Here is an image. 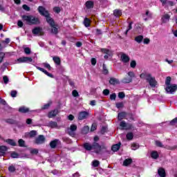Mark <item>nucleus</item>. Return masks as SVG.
Returning <instances> with one entry per match:
<instances>
[{"label": "nucleus", "mask_w": 177, "mask_h": 177, "mask_svg": "<svg viewBox=\"0 0 177 177\" xmlns=\"http://www.w3.org/2000/svg\"><path fill=\"white\" fill-rule=\"evenodd\" d=\"M94 142L92 145L89 142H85L83 144V147L84 149H86L87 151H91L93 150L94 153L95 154H100L102 153V150H106V145H100L97 142H99V136H95L93 138Z\"/></svg>", "instance_id": "obj_1"}, {"label": "nucleus", "mask_w": 177, "mask_h": 177, "mask_svg": "<svg viewBox=\"0 0 177 177\" xmlns=\"http://www.w3.org/2000/svg\"><path fill=\"white\" fill-rule=\"evenodd\" d=\"M38 12L41 16H44L46 17V20L47 23L49 24L50 26H51V32L52 34H55L57 35V34H59V29L57 28V25L55 24V21L52 17L49 16V12L46 10L44 8V6H39L38 8Z\"/></svg>", "instance_id": "obj_2"}, {"label": "nucleus", "mask_w": 177, "mask_h": 177, "mask_svg": "<svg viewBox=\"0 0 177 177\" xmlns=\"http://www.w3.org/2000/svg\"><path fill=\"white\" fill-rule=\"evenodd\" d=\"M140 78L142 80H145L151 88H156L157 86V80H156V77L151 75V73L149 72H144L140 75Z\"/></svg>", "instance_id": "obj_3"}, {"label": "nucleus", "mask_w": 177, "mask_h": 177, "mask_svg": "<svg viewBox=\"0 0 177 177\" xmlns=\"http://www.w3.org/2000/svg\"><path fill=\"white\" fill-rule=\"evenodd\" d=\"M22 19L23 20L26 21L27 24H28L29 26H32V25L37 26L40 23L39 19L32 15H23Z\"/></svg>", "instance_id": "obj_4"}, {"label": "nucleus", "mask_w": 177, "mask_h": 177, "mask_svg": "<svg viewBox=\"0 0 177 177\" xmlns=\"http://www.w3.org/2000/svg\"><path fill=\"white\" fill-rule=\"evenodd\" d=\"M34 60H32V58L31 57H22L18 58L17 60L15 61V64H20L21 63H32Z\"/></svg>", "instance_id": "obj_5"}, {"label": "nucleus", "mask_w": 177, "mask_h": 177, "mask_svg": "<svg viewBox=\"0 0 177 177\" xmlns=\"http://www.w3.org/2000/svg\"><path fill=\"white\" fill-rule=\"evenodd\" d=\"M127 77H124L121 82L122 84H131L133 78H135V73L133 71H129L127 73Z\"/></svg>", "instance_id": "obj_6"}, {"label": "nucleus", "mask_w": 177, "mask_h": 177, "mask_svg": "<svg viewBox=\"0 0 177 177\" xmlns=\"http://www.w3.org/2000/svg\"><path fill=\"white\" fill-rule=\"evenodd\" d=\"M77 131V125L71 124L70 128L67 129V132L70 136L74 138L75 136V131Z\"/></svg>", "instance_id": "obj_7"}, {"label": "nucleus", "mask_w": 177, "mask_h": 177, "mask_svg": "<svg viewBox=\"0 0 177 177\" xmlns=\"http://www.w3.org/2000/svg\"><path fill=\"white\" fill-rule=\"evenodd\" d=\"M165 91L167 93H174L175 91H177V86L176 84H170L169 86H167L165 88Z\"/></svg>", "instance_id": "obj_8"}, {"label": "nucleus", "mask_w": 177, "mask_h": 177, "mask_svg": "<svg viewBox=\"0 0 177 177\" xmlns=\"http://www.w3.org/2000/svg\"><path fill=\"white\" fill-rule=\"evenodd\" d=\"M0 104H3V106H5V111H9V113H12L13 111V108L10 107L8 103H6V101L5 100L2 99L0 97Z\"/></svg>", "instance_id": "obj_9"}, {"label": "nucleus", "mask_w": 177, "mask_h": 177, "mask_svg": "<svg viewBox=\"0 0 177 177\" xmlns=\"http://www.w3.org/2000/svg\"><path fill=\"white\" fill-rule=\"evenodd\" d=\"M120 127H121L122 129H125L126 131L132 129V124H131V123H127L124 120L120 122Z\"/></svg>", "instance_id": "obj_10"}, {"label": "nucleus", "mask_w": 177, "mask_h": 177, "mask_svg": "<svg viewBox=\"0 0 177 177\" xmlns=\"http://www.w3.org/2000/svg\"><path fill=\"white\" fill-rule=\"evenodd\" d=\"M101 52H102V53H104V59H106L107 60V59H109V57L110 56H113V51L107 49V48H102L101 49Z\"/></svg>", "instance_id": "obj_11"}, {"label": "nucleus", "mask_w": 177, "mask_h": 177, "mask_svg": "<svg viewBox=\"0 0 177 177\" xmlns=\"http://www.w3.org/2000/svg\"><path fill=\"white\" fill-rule=\"evenodd\" d=\"M35 143L36 145H43V143H45V136H44V135H39L35 139Z\"/></svg>", "instance_id": "obj_12"}, {"label": "nucleus", "mask_w": 177, "mask_h": 177, "mask_svg": "<svg viewBox=\"0 0 177 177\" xmlns=\"http://www.w3.org/2000/svg\"><path fill=\"white\" fill-rule=\"evenodd\" d=\"M59 114V109H55L48 113V118H53V117H56Z\"/></svg>", "instance_id": "obj_13"}, {"label": "nucleus", "mask_w": 177, "mask_h": 177, "mask_svg": "<svg viewBox=\"0 0 177 177\" xmlns=\"http://www.w3.org/2000/svg\"><path fill=\"white\" fill-rule=\"evenodd\" d=\"M85 8L88 10L89 9H93V7L95 6V2L93 1L88 0L86 1L85 3Z\"/></svg>", "instance_id": "obj_14"}, {"label": "nucleus", "mask_w": 177, "mask_h": 177, "mask_svg": "<svg viewBox=\"0 0 177 177\" xmlns=\"http://www.w3.org/2000/svg\"><path fill=\"white\" fill-rule=\"evenodd\" d=\"M88 115H89L88 112L82 111L79 113L78 120H85L86 118H88Z\"/></svg>", "instance_id": "obj_15"}, {"label": "nucleus", "mask_w": 177, "mask_h": 177, "mask_svg": "<svg viewBox=\"0 0 177 177\" xmlns=\"http://www.w3.org/2000/svg\"><path fill=\"white\" fill-rule=\"evenodd\" d=\"M52 104V102H48L47 104H45L42 107L41 109H37V110H34L32 111L34 113H40L41 110H48V109H49V107H50V105Z\"/></svg>", "instance_id": "obj_16"}, {"label": "nucleus", "mask_w": 177, "mask_h": 177, "mask_svg": "<svg viewBox=\"0 0 177 177\" xmlns=\"http://www.w3.org/2000/svg\"><path fill=\"white\" fill-rule=\"evenodd\" d=\"M36 68L37 70H39V71H41V73L46 74V75H47L48 77H50V78H53V75H52V73H48L46 70L44 69V68L36 66Z\"/></svg>", "instance_id": "obj_17"}, {"label": "nucleus", "mask_w": 177, "mask_h": 177, "mask_svg": "<svg viewBox=\"0 0 177 177\" xmlns=\"http://www.w3.org/2000/svg\"><path fill=\"white\" fill-rule=\"evenodd\" d=\"M6 151H8V147L6 146H0V157L5 156Z\"/></svg>", "instance_id": "obj_18"}, {"label": "nucleus", "mask_w": 177, "mask_h": 177, "mask_svg": "<svg viewBox=\"0 0 177 177\" xmlns=\"http://www.w3.org/2000/svg\"><path fill=\"white\" fill-rule=\"evenodd\" d=\"M120 58L123 63H128L129 62V59H130L129 56H128L125 53H122Z\"/></svg>", "instance_id": "obj_19"}, {"label": "nucleus", "mask_w": 177, "mask_h": 177, "mask_svg": "<svg viewBox=\"0 0 177 177\" xmlns=\"http://www.w3.org/2000/svg\"><path fill=\"white\" fill-rule=\"evenodd\" d=\"M121 147V142H118V144H115L112 146L111 150L112 151H118L120 150V148Z\"/></svg>", "instance_id": "obj_20"}, {"label": "nucleus", "mask_w": 177, "mask_h": 177, "mask_svg": "<svg viewBox=\"0 0 177 177\" xmlns=\"http://www.w3.org/2000/svg\"><path fill=\"white\" fill-rule=\"evenodd\" d=\"M60 143V140H54L50 142V146L51 149H55L56 146Z\"/></svg>", "instance_id": "obj_21"}, {"label": "nucleus", "mask_w": 177, "mask_h": 177, "mask_svg": "<svg viewBox=\"0 0 177 177\" xmlns=\"http://www.w3.org/2000/svg\"><path fill=\"white\" fill-rule=\"evenodd\" d=\"M169 19H171V16L168 14H165L162 17V22L168 23V21H169Z\"/></svg>", "instance_id": "obj_22"}, {"label": "nucleus", "mask_w": 177, "mask_h": 177, "mask_svg": "<svg viewBox=\"0 0 177 177\" xmlns=\"http://www.w3.org/2000/svg\"><path fill=\"white\" fill-rule=\"evenodd\" d=\"M113 15L115 17H120V16H122V11L119 9H115L113 10Z\"/></svg>", "instance_id": "obj_23"}, {"label": "nucleus", "mask_w": 177, "mask_h": 177, "mask_svg": "<svg viewBox=\"0 0 177 177\" xmlns=\"http://www.w3.org/2000/svg\"><path fill=\"white\" fill-rule=\"evenodd\" d=\"M109 84H111V85H117L118 84H120V80L117 78L111 77L109 80Z\"/></svg>", "instance_id": "obj_24"}, {"label": "nucleus", "mask_w": 177, "mask_h": 177, "mask_svg": "<svg viewBox=\"0 0 177 177\" xmlns=\"http://www.w3.org/2000/svg\"><path fill=\"white\" fill-rule=\"evenodd\" d=\"M125 117H127V113L125 112L119 113L118 115V121H122V120H124Z\"/></svg>", "instance_id": "obj_25"}, {"label": "nucleus", "mask_w": 177, "mask_h": 177, "mask_svg": "<svg viewBox=\"0 0 177 177\" xmlns=\"http://www.w3.org/2000/svg\"><path fill=\"white\" fill-rule=\"evenodd\" d=\"M48 127H50V128H59L57 122L53 121H50L48 124Z\"/></svg>", "instance_id": "obj_26"}, {"label": "nucleus", "mask_w": 177, "mask_h": 177, "mask_svg": "<svg viewBox=\"0 0 177 177\" xmlns=\"http://www.w3.org/2000/svg\"><path fill=\"white\" fill-rule=\"evenodd\" d=\"M19 113H28L30 111V109H28V108L26 106H21L19 109Z\"/></svg>", "instance_id": "obj_27"}, {"label": "nucleus", "mask_w": 177, "mask_h": 177, "mask_svg": "<svg viewBox=\"0 0 177 177\" xmlns=\"http://www.w3.org/2000/svg\"><path fill=\"white\" fill-rule=\"evenodd\" d=\"M160 156L158 155V152H157L156 151H153L151 153V158H153V160H157V158H158Z\"/></svg>", "instance_id": "obj_28"}, {"label": "nucleus", "mask_w": 177, "mask_h": 177, "mask_svg": "<svg viewBox=\"0 0 177 177\" xmlns=\"http://www.w3.org/2000/svg\"><path fill=\"white\" fill-rule=\"evenodd\" d=\"M41 28L36 27L32 30V32L34 34V35H38V34L41 32Z\"/></svg>", "instance_id": "obj_29"}, {"label": "nucleus", "mask_w": 177, "mask_h": 177, "mask_svg": "<svg viewBox=\"0 0 177 177\" xmlns=\"http://www.w3.org/2000/svg\"><path fill=\"white\" fill-rule=\"evenodd\" d=\"M132 164V159L131 158H127L125 159L123 162V165L124 167H128V165Z\"/></svg>", "instance_id": "obj_30"}, {"label": "nucleus", "mask_w": 177, "mask_h": 177, "mask_svg": "<svg viewBox=\"0 0 177 177\" xmlns=\"http://www.w3.org/2000/svg\"><path fill=\"white\" fill-rule=\"evenodd\" d=\"M53 62L57 64V66H60L62 61L60 60V57H53Z\"/></svg>", "instance_id": "obj_31"}, {"label": "nucleus", "mask_w": 177, "mask_h": 177, "mask_svg": "<svg viewBox=\"0 0 177 177\" xmlns=\"http://www.w3.org/2000/svg\"><path fill=\"white\" fill-rule=\"evenodd\" d=\"M158 174L160 177H165V170L162 168H160L158 170Z\"/></svg>", "instance_id": "obj_32"}, {"label": "nucleus", "mask_w": 177, "mask_h": 177, "mask_svg": "<svg viewBox=\"0 0 177 177\" xmlns=\"http://www.w3.org/2000/svg\"><path fill=\"white\" fill-rule=\"evenodd\" d=\"M135 41L138 44H142V42L143 41V36L142 35H138V36L136 37H135Z\"/></svg>", "instance_id": "obj_33"}, {"label": "nucleus", "mask_w": 177, "mask_h": 177, "mask_svg": "<svg viewBox=\"0 0 177 177\" xmlns=\"http://www.w3.org/2000/svg\"><path fill=\"white\" fill-rule=\"evenodd\" d=\"M5 122H7V124H10L11 125H15V124H17L16 120L12 118L6 119Z\"/></svg>", "instance_id": "obj_34"}, {"label": "nucleus", "mask_w": 177, "mask_h": 177, "mask_svg": "<svg viewBox=\"0 0 177 177\" xmlns=\"http://www.w3.org/2000/svg\"><path fill=\"white\" fill-rule=\"evenodd\" d=\"M133 24V22L131 21L129 23V26L127 29L126 30V31L124 32V35H127L129 31H130V30H132V25Z\"/></svg>", "instance_id": "obj_35"}, {"label": "nucleus", "mask_w": 177, "mask_h": 177, "mask_svg": "<svg viewBox=\"0 0 177 177\" xmlns=\"http://www.w3.org/2000/svg\"><path fill=\"white\" fill-rule=\"evenodd\" d=\"M1 45L0 44V50H2V48H1ZM3 59H5V53L3 52H0V64L3 62Z\"/></svg>", "instance_id": "obj_36"}, {"label": "nucleus", "mask_w": 177, "mask_h": 177, "mask_svg": "<svg viewBox=\"0 0 177 177\" xmlns=\"http://www.w3.org/2000/svg\"><path fill=\"white\" fill-rule=\"evenodd\" d=\"M88 132H89V127L88 126L84 127L82 129V133H83V135H86Z\"/></svg>", "instance_id": "obj_37"}, {"label": "nucleus", "mask_w": 177, "mask_h": 177, "mask_svg": "<svg viewBox=\"0 0 177 177\" xmlns=\"http://www.w3.org/2000/svg\"><path fill=\"white\" fill-rule=\"evenodd\" d=\"M6 143L10 145V146H16V142L12 139H7L6 140Z\"/></svg>", "instance_id": "obj_38"}, {"label": "nucleus", "mask_w": 177, "mask_h": 177, "mask_svg": "<svg viewBox=\"0 0 177 177\" xmlns=\"http://www.w3.org/2000/svg\"><path fill=\"white\" fill-rule=\"evenodd\" d=\"M84 25L85 27H89V26H91V20L88 18H85L84 20Z\"/></svg>", "instance_id": "obj_39"}, {"label": "nucleus", "mask_w": 177, "mask_h": 177, "mask_svg": "<svg viewBox=\"0 0 177 177\" xmlns=\"http://www.w3.org/2000/svg\"><path fill=\"white\" fill-rule=\"evenodd\" d=\"M126 138L127 140H132L133 139V133H131V132L127 133Z\"/></svg>", "instance_id": "obj_40"}, {"label": "nucleus", "mask_w": 177, "mask_h": 177, "mask_svg": "<svg viewBox=\"0 0 177 177\" xmlns=\"http://www.w3.org/2000/svg\"><path fill=\"white\" fill-rule=\"evenodd\" d=\"M24 52L26 55H30L31 54V48L28 47H26L24 48Z\"/></svg>", "instance_id": "obj_41"}, {"label": "nucleus", "mask_w": 177, "mask_h": 177, "mask_svg": "<svg viewBox=\"0 0 177 177\" xmlns=\"http://www.w3.org/2000/svg\"><path fill=\"white\" fill-rule=\"evenodd\" d=\"M18 143H19V146L20 147H26V145H25L26 142L23 140V139L19 140Z\"/></svg>", "instance_id": "obj_42"}, {"label": "nucleus", "mask_w": 177, "mask_h": 177, "mask_svg": "<svg viewBox=\"0 0 177 177\" xmlns=\"http://www.w3.org/2000/svg\"><path fill=\"white\" fill-rule=\"evenodd\" d=\"M41 66H43L45 68H47L48 70H51L52 67H50V64L48 63H42Z\"/></svg>", "instance_id": "obj_43"}, {"label": "nucleus", "mask_w": 177, "mask_h": 177, "mask_svg": "<svg viewBox=\"0 0 177 177\" xmlns=\"http://www.w3.org/2000/svg\"><path fill=\"white\" fill-rule=\"evenodd\" d=\"M176 122H177V117L175 118L174 119H173L170 122H167V124H169V125H175V124H176Z\"/></svg>", "instance_id": "obj_44"}, {"label": "nucleus", "mask_w": 177, "mask_h": 177, "mask_svg": "<svg viewBox=\"0 0 177 177\" xmlns=\"http://www.w3.org/2000/svg\"><path fill=\"white\" fill-rule=\"evenodd\" d=\"M155 143H156V145L158 147H165L164 146V145H162V142H161L159 141V140L155 141Z\"/></svg>", "instance_id": "obj_45"}, {"label": "nucleus", "mask_w": 177, "mask_h": 177, "mask_svg": "<svg viewBox=\"0 0 177 177\" xmlns=\"http://www.w3.org/2000/svg\"><path fill=\"white\" fill-rule=\"evenodd\" d=\"M102 70H103V74H109V70H107V67L106 66V64H103L102 66Z\"/></svg>", "instance_id": "obj_46"}, {"label": "nucleus", "mask_w": 177, "mask_h": 177, "mask_svg": "<svg viewBox=\"0 0 177 177\" xmlns=\"http://www.w3.org/2000/svg\"><path fill=\"white\" fill-rule=\"evenodd\" d=\"M165 85L167 86H169L171 85V77H167L165 80Z\"/></svg>", "instance_id": "obj_47"}, {"label": "nucleus", "mask_w": 177, "mask_h": 177, "mask_svg": "<svg viewBox=\"0 0 177 177\" xmlns=\"http://www.w3.org/2000/svg\"><path fill=\"white\" fill-rule=\"evenodd\" d=\"M139 149V145L137 143H133L131 145V149L132 150H138Z\"/></svg>", "instance_id": "obj_48"}, {"label": "nucleus", "mask_w": 177, "mask_h": 177, "mask_svg": "<svg viewBox=\"0 0 177 177\" xmlns=\"http://www.w3.org/2000/svg\"><path fill=\"white\" fill-rule=\"evenodd\" d=\"M10 96L11 97H16V96H17V91H15V90L11 91Z\"/></svg>", "instance_id": "obj_49"}, {"label": "nucleus", "mask_w": 177, "mask_h": 177, "mask_svg": "<svg viewBox=\"0 0 177 177\" xmlns=\"http://www.w3.org/2000/svg\"><path fill=\"white\" fill-rule=\"evenodd\" d=\"M99 164H100V162L98 160H93V162H92V165L95 168L99 167Z\"/></svg>", "instance_id": "obj_50"}, {"label": "nucleus", "mask_w": 177, "mask_h": 177, "mask_svg": "<svg viewBox=\"0 0 177 177\" xmlns=\"http://www.w3.org/2000/svg\"><path fill=\"white\" fill-rule=\"evenodd\" d=\"M11 157H12V158H19V153L14 151V152L11 153Z\"/></svg>", "instance_id": "obj_51"}, {"label": "nucleus", "mask_w": 177, "mask_h": 177, "mask_svg": "<svg viewBox=\"0 0 177 177\" xmlns=\"http://www.w3.org/2000/svg\"><path fill=\"white\" fill-rule=\"evenodd\" d=\"M68 82L69 85L71 86V88H73V89H75V84L73 82V80H68Z\"/></svg>", "instance_id": "obj_52"}, {"label": "nucleus", "mask_w": 177, "mask_h": 177, "mask_svg": "<svg viewBox=\"0 0 177 177\" xmlns=\"http://www.w3.org/2000/svg\"><path fill=\"white\" fill-rule=\"evenodd\" d=\"M72 95L74 97H78V96H80V94L78 93V91L77 90H73L72 91Z\"/></svg>", "instance_id": "obj_53"}, {"label": "nucleus", "mask_w": 177, "mask_h": 177, "mask_svg": "<svg viewBox=\"0 0 177 177\" xmlns=\"http://www.w3.org/2000/svg\"><path fill=\"white\" fill-rule=\"evenodd\" d=\"M37 135V131L32 130L29 133V136H30V138H34V136H35Z\"/></svg>", "instance_id": "obj_54"}, {"label": "nucleus", "mask_w": 177, "mask_h": 177, "mask_svg": "<svg viewBox=\"0 0 177 177\" xmlns=\"http://www.w3.org/2000/svg\"><path fill=\"white\" fill-rule=\"evenodd\" d=\"M102 93L104 96H109V95L110 94V90L109 89H104L103 91H102Z\"/></svg>", "instance_id": "obj_55"}, {"label": "nucleus", "mask_w": 177, "mask_h": 177, "mask_svg": "<svg viewBox=\"0 0 177 177\" xmlns=\"http://www.w3.org/2000/svg\"><path fill=\"white\" fill-rule=\"evenodd\" d=\"M3 81L6 85L8 84V83L9 82V77H8V76H3Z\"/></svg>", "instance_id": "obj_56"}, {"label": "nucleus", "mask_w": 177, "mask_h": 177, "mask_svg": "<svg viewBox=\"0 0 177 177\" xmlns=\"http://www.w3.org/2000/svg\"><path fill=\"white\" fill-rule=\"evenodd\" d=\"M130 66L131 67V68H135V67H136V61H131L130 63Z\"/></svg>", "instance_id": "obj_57"}, {"label": "nucleus", "mask_w": 177, "mask_h": 177, "mask_svg": "<svg viewBox=\"0 0 177 177\" xmlns=\"http://www.w3.org/2000/svg\"><path fill=\"white\" fill-rule=\"evenodd\" d=\"M8 171L9 172H15V171H16V168L15 167V166L11 165L8 167Z\"/></svg>", "instance_id": "obj_58"}, {"label": "nucleus", "mask_w": 177, "mask_h": 177, "mask_svg": "<svg viewBox=\"0 0 177 177\" xmlns=\"http://www.w3.org/2000/svg\"><path fill=\"white\" fill-rule=\"evenodd\" d=\"M22 8H23L24 10H26V12H30V7L26 4L23 5Z\"/></svg>", "instance_id": "obj_59"}, {"label": "nucleus", "mask_w": 177, "mask_h": 177, "mask_svg": "<svg viewBox=\"0 0 177 177\" xmlns=\"http://www.w3.org/2000/svg\"><path fill=\"white\" fill-rule=\"evenodd\" d=\"M117 109H122L124 107V103L118 102L116 104Z\"/></svg>", "instance_id": "obj_60"}, {"label": "nucleus", "mask_w": 177, "mask_h": 177, "mask_svg": "<svg viewBox=\"0 0 177 177\" xmlns=\"http://www.w3.org/2000/svg\"><path fill=\"white\" fill-rule=\"evenodd\" d=\"M118 97L119 99H124V97H125V93H124V92H120L118 93Z\"/></svg>", "instance_id": "obj_61"}, {"label": "nucleus", "mask_w": 177, "mask_h": 177, "mask_svg": "<svg viewBox=\"0 0 177 177\" xmlns=\"http://www.w3.org/2000/svg\"><path fill=\"white\" fill-rule=\"evenodd\" d=\"M116 97H117V94H115V93H112V94L110 95V100H115Z\"/></svg>", "instance_id": "obj_62"}, {"label": "nucleus", "mask_w": 177, "mask_h": 177, "mask_svg": "<svg viewBox=\"0 0 177 177\" xmlns=\"http://www.w3.org/2000/svg\"><path fill=\"white\" fill-rule=\"evenodd\" d=\"M31 154H38V149H33L30 150Z\"/></svg>", "instance_id": "obj_63"}, {"label": "nucleus", "mask_w": 177, "mask_h": 177, "mask_svg": "<svg viewBox=\"0 0 177 177\" xmlns=\"http://www.w3.org/2000/svg\"><path fill=\"white\" fill-rule=\"evenodd\" d=\"M54 12H55V13H60V8L59 7H55L53 8Z\"/></svg>", "instance_id": "obj_64"}]
</instances>
